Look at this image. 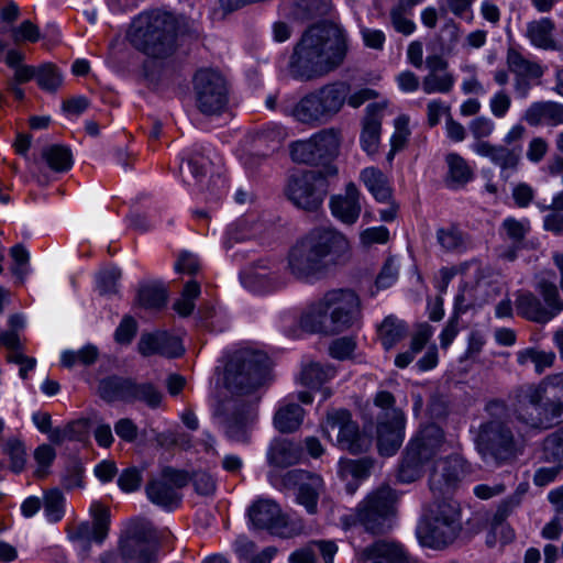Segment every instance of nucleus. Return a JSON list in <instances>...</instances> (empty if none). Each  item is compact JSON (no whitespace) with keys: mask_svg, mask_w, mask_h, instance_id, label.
I'll return each instance as SVG.
<instances>
[{"mask_svg":"<svg viewBox=\"0 0 563 563\" xmlns=\"http://www.w3.org/2000/svg\"><path fill=\"white\" fill-rule=\"evenodd\" d=\"M500 229L514 245H519L530 232L531 227L528 219L517 220L516 218L508 217L501 222Z\"/></svg>","mask_w":563,"mask_h":563,"instance_id":"59","label":"nucleus"},{"mask_svg":"<svg viewBox=\"0 0 563 563\" xmlns=\"http://www.w3.org/2000/svg\"><path fill=\"white\" fill-rule=\"evenodd\" d=\"M131 379L108 377L100 382L99 394L107 401L122 400L128 402Z\"/></svg>","mask_w":563,"mask_h":563,"instance_id":"51","label":"nucleus"},{"mask_svg":"<svg viewBox=\"0 0 563 563\" xmlns=\"http://www.w3.org/2000/svg\"><path fill=\"white\" fill-rule=\"evenodd\" d=\"M285 462L286 460H269V483L279 490L298 487V504L303 506L308 514L314 515L323 489L321 476L303 470H290V464Z\"/></svg>","mask_w":563,"mask_h":563,"instance_id":"8","label":"nucleus"},{"mask_svg":"<svg viewBox=\"0 0 563 563\" xmlns=\"http://www.w3.org/2000/svg\"><path fill=\"white\" fill-rule=\"evenodd\" d=\"M211 165L210 150H192L186 153L181 161L179 166L180 177L184 183L198 186L203 191L202 180L210 173Z\"/></svg>","mask_w":563,"mask_h":563,"instance_id":"24","label":"nucleus"},{"mask_svg":"<svg viewBox=\"0 0 563 563\" xmlns=\"http://www.w3.org/2000/svg\"><path fill=\"white\" fill-rule=\"evenodd\" d=\"M346 32L333 23L308 27L292 48L288 70L292 78L311 81L338 69L347 54Z\"/></svg>","mask_w":563,"mask_h":563,"instance_id":"1","label":"nucleus"},{"mask_svg":"<svg viewBox=\"0 0 563 563\" xmlns=\"http://www.w3.org/2000/svg\"><path fill=\"white\" fill-rule=\"evenodd\" d=\"M252 525L258 529H275L285 523L279 506L272 499L260 498L249 508Z\"/></svg>","mask_w":563,"mask_h":563,"instance_id":"29","label":"nucleus"},{"mask_svg":"<svg viewBox=\"0 0 563 563\" xmlns=\"http://www.w3.org/2000/svg\"><path fill=\"white\" fill-rule=\"evenodd\" d=\"M42 157L55 172H67L73 166L71 152L62 145H51L44 148Z\"/></svg>","mask_w":563,"mask_h":563,"instance_id":"53","label":"nucleus"},{"mask_svg":"<svg viewBox=\"0 0 563 563\" xmlns=\"http://www.w3.org/2000/svg\"><path fill=\"white\" fill-rule=\"evenodd\" d=\"M234 549L239 560L244 563H271L277 552L276 548L267 547L254 555L255 543L244 537L235 541Z\"/></svg>","mask_w":563,"mask_h":563,"instance_id":"46","label":"nucleus"},{"mask_svg":"<svg viewBox=\"0 0 563 563\" xmlns=\"http://www.w3.org/2000/svg\"><path fill=\"white\" fill-rule=\"evenodd\" d=\"M470 147L475 154L487 157L494 165L498 166L501 176H508L509 173L517 169L522 154L521 145L508 147L489 142H473Z\"/></svg>","mask_w":563,"mask_h":563,"instance_id":"21","label":"nucleus"},{"mask_svg":"<svg viewBox=\"0 0 563 563\" xmlns=\"http://www.w3.org/2000/svg\"><path fill=\"white\" fill-rule=\"evenodd\" d=\"M506 63L508 70L515 76V91L519 97L526 98L531 88V82L543 76L542 65L526 58L515 48L507 51Z\"/></svg>","mask_w":563,"mask_h":563,"instance_id":"20","label":"nucleus"},{"mask_svg":"<svg viewBox=\"0 0 563 563\" xmlns=\"http://www.w3.org/2000/svg\"><path fill=\"white\" fill-rule=\"evenodd\" d=\"M290 156L294 162L302 164H318L320 163V155L316 150L311 136L306 140H298L289 145Z\"/></svg>","mask_w":563,"mask_h":563,"instance_id":"56","label":"nucleus"},{"mask_svg":"<svg viewBox=\"0 0 563 563\" xmlns=\"http://www.w3.org/2000/svg\"><path fill=\"white\" fill-rule=\"evenodd\" d=\"M426 470L424 460H398L389 478L398 484H410L419 479Z\"/></svg>","mask_w":563,"mask_h":563,"instance_id":"45","label":"nucleus"},{"mask_svg":"<svg viewBox=\"0 0 563 563\" xmlns=\"http://www.w3.org/2000/svg\"><path fill=\"white\" fill-rule=\"evenodd\" d=\"M129 388L130 390L128 394V402L141 401L152 409L159 407L163 399V394L154 384L148 382L135 383L131 380Z\"/></svg>","mask_w":563,"mask_h":563,"instance_id":"48","label":"nucleus"},{"mask_svg":"<svg viewBox=\"0 0 563 563\" xmlns=\"http://www.w3.org/2000/svg\"><path fill=\"white\" fill-rule=\"evenodd\" d=\"M305 410L295 401L292 397L285 398L274 415V427L283 433L295 432L303 421Z\"/></svg>","mask_w":563,"mask_h":563,"instance_id":"37","label":"nucleus"},{"mask_svg":"<svg viewBox=\"0 0 563 563\" xmlns=\"http://www.w3.org/2000/svg\"><path fill=\"white\" fill-rule=\"evenodd\" d=\"M515 415L518 421L530 428L547 429L556 423L537 386H530L518 395Z\"/></svg>","mask_w":563,"mask_h":563,"instance_id":"16","label":"nucleus"},{"mask_svg":"<svg viewBox=\"0 0 563 563\" xmlns=\"http://www.w3.org/2000/svg\"><path fill=\"white\" fill-rule=\"evenodd\" d=\"M139 351L144 356L162 354L170 357L179 356L184 349L180 341L166 332L143 334L139 342Z\"/></svg>","mask_w":563,"mask_h":563,"instance_id":"27","label":"nucleus"},{"mask_svg":"<svg viewBox=\"0 0 563 563\" xmlns=\"http://www.w3.org/2000/svg\"><path fill=\"white\" fill-rule=\"evenodd\" d=\"M390 420L377 421V449L380 455L393 456L405 438L406 418L402 411H391Z\"/></svg>","mask_w":563,"mask_h":563,"instance_id":"22","label":"nucleus"},{"mask_svg":"<svg viewBox=\"0 0 563 563\" xmlns=\"http://www.w3.org/2000/svg\"><path fill=\"white\" fill-rule=\"evenodd\" d=\"M197 108L203 114H219L228 104V85L224 77L210 68L199 69L194 76Z\"/></svg>","mask_w":563,"mask_h":563,"instance_id":"12","label":"nucleus"},{"mask_svg":"<svg viewBox=\"0 0 563 563\" xmlns=\"http://www.w3.org/2000/svg\"><path fill=\"white\" fill-rule=\"evenodd\" d=\"M432 335L433 328L430 324H420L417 332L412 336L410 349L406 352L399 353L396 356L395 365L399 368L407 367L413 361L416 355L423 349Z\"/></svg>","mask_w":563,"mask_h":563,"instance_id":"47","label":"nucleus"},{"mask_svg":"<svg viewBox=\"0 0 563 563\" xmlns=\"http://www.w3.org/2000/svg\"><path fill=\"white\" fill-rule=\"evenodd\" d=\"M268 367L269 360L265 353L241 349L227 364L224 376L227 387L240 394H247L265 382Z\"/></svg>","mask_w":563,"mask_h":563,"instance_id":"9","label":"nucleus"},{"mask_svg":"<svg viewBox=\"0 0 563 563\" xmlns=\"http://www.w3.org/2000/svg\"><path fill=\"white\" fill-rule=\"evenodd\" d=\"M462 531V511L452 499L434 503L426 510L417 537L421 545L441 550L453 543Z\"/></svg>","mask_w":563,"mask_h":563,"instance_id":"6","label":"nucleus"},{"mask_svg":"<svg viewBox=\"0 0 563 563\" xmlns=\"http://www.w3.org/2000/svg\"><path fill=\"white\" fill-rule=\"evenodd\" d=\"M228 411L221 423L229 439L236 442H245L249 437V428L252 421V410L250 406L244 404H228Z\"/></svg>","mask_w":563,"mask_h":563,"instance_id":"25","label":"nucleus"},{"mask_svg":"<svg viewBox=\"0 0 563 563\" xmlns=\"http://www.w3.org/2000/svg\"><path fill=\"white\" fill-rule=\"evenodd\" d=\"M360 180L377 202H390L393 188L388 176L379 168L369 166L360 172Z\"/></svg>","mask_w":563,"mask_h":563,"instance_id":"34","label":"nucleus"},{"mask_svg":"<svg viewBox=\"0 0 563 563\" xmlns=\"http://www.w3.org/2000/svg\"><path fill=\"white\" fill-rule=\"evenodd\" d=\"M536 290L542 299L529 290L521 289L516 292V311L526 320L547 323L563 311V300L555 284L544 278L538 280Z\"/></svg>","mask_w":563,"mask_h":563,"instance_id":"10","label":"nucleus"},{"mask_svg":"<svg viewBox=\"0 0 563 563\" xmlns=\"http://www.w3.org/2000/svg\"><path fill=\"white\" fill-rule=\"evenodd\" d=\"M178 22L162 10L144 11L135 16L126 37L137 51L153 59H166L176 49Z\"/></svg>","mask_w":563,"mask_h":563,"instance_id":"4","label":"nucleus"},{"mask_svg":"<svg viewBox=\"0 0 563 563\" xmlns=\"http://www.w3.org/2000/svg\"><path fill=\"white\" fill-rule=\"evenodd\" d=\"M517 362L519 365H528L532 363L538 374H542L547 368L551 367L555 360V354L551 351H541L534 347H526L517 352Z\"/></svg>","mask_w":563,"mask_h":563,"instance_id":"50","label":"nucleus"},{"mask_svg":"<svg viewBox=\"0 0 563 563\" xmlns=\"http://www.w3.org/2000/svg\"><path fill=\"white\" fill-rule=\"evenodd\" d=\"M372 467V460H339L338 474L349 494L356 492L361 482L368 477Z\"/></svg>","mask_w":563,"mask_h":563,"instance_id":"35","label":"nucleus"},{"mask_svg":"<svg viewBox=\"0 0 563 563\" xmlns=\"http://www.w3.org/2000/svg\"><path fill=\"white\" fill-rule=\"evenodd\" d=\"M554 31V22L550 18H541L527 23L526 36L532 46L554 51L558 48Z\"/></svg>","mask_w":563,"mask_h":563,"instance_id":"36","label":"nucleus"},{"mask_svg":"<svg viewBox=\"0 0 563 563\" xmlns=\"http://www.w3.org/2000/svg\"><path fill=\"white\" fill-rule=\"evenodd\" d=\"M167 290L161 282H146L140 285L136 303L147 310H158L166 305Z\"/></svg>","mask_w":563,"mask_h":563,"instance_id":"42","label":"nucleus"},{"mask_svg":"<svg viewBox=\"0 0 563 563\" xmlns=\"http://www.w3.org/2000/svg\"><path fill=\"white\" fill-rule=\"evenodd\" d=\"M429 470V487L434 496L452 494L464 478L461 460H424Z\"/></svg>","mask_w":563,"mask_h":563,"instance_id":"18","label":"nucleus"},{"mask_svg":"<svg viewBox=\"0 0 563 563\" xmlns=\"http://www.w3.org/2000/svg\"><path fill=\"white\" fill-rule=\"evenodd\" d=\"M84 471L81 460H64L60 474L64 486L67 488L81 486Z\"/></svg>","mask_w":563,"mask_h":563,"instance_id":"62","label":"nucleus"},{"mask_svg":"<svg viewBox=\"0 0 563 563\" xmlns=\"http://www.w3.org/2000/svg\"><path fill=\"white\" fill-rule=\"evenodd\" d=\"M243 284L255 292H269L283 286L280 277L266 267H255L243 276Z\"/></svg>","mask_w":563,"mask_h":563,"instance_id":"41","label":"nucleus"},{"mask_svg":"<svg viewBox=\"0 0 563 563\" xmlns=\"http://www.w3.org/2000/svg\"><path fill=\"white\" fill-rule=\"evenodd\" d=\"M189 483V473L184 470L165 467L146 486L147 498L168 511L179 507L181 489Z\"/></svg>","mask_w":563,"mask_h":563,"instance_id":"13","label":"nucleus"},{"mask_svg":"<svg viewBox=\"0 0 563 563\" xmlns=\"http://www.w3.org/2000/svg\"><path fill=\"white\" fill-rule=\"evenodd\" d=\"M329 208L331 214L345 225L357 222L362 212V194L354 183L345 186L343 194L330 198Z\"/></svg>","mask_w":563,"mask_h":563,"instance_id":"23","label":"nucleus"},{"mask_svg":"<svg viewBox=\"0 0 563 563\" xmlns=\"http://www.w3.org/2000/svg\"><path fill=\"white\" fill-rule=\"evenodd\" d=\"M399 495L389 485L383 484L372 492L357 507V519L364 528L374 534L389 529V519L394 515Z\"/></svg>","mask_w":563,"mask_h":563,"instance_id":"11","label":"nucleus"},{"mask_svg":"<svg viewBox=\"0 0 563 563\" xmlns=\"http://www.w3.org/2000/svg\"><path fill=\"white\" fill-rule=\"evenodd\" d=\"M311 139L321 162L338 154L340 146V133L338 130L333 128L323 129L312 134Z\"/></svg>","mask_w":563,"mask_h":563,"instance_id":"49","label":"nucleus"},{"mask_svg":"<svg viewBox=\"0 0 563 563\" xmlns=\"http://www.w3.org/2000/svg\"><path fill=\"white\" fill-rule=\"evenodd\" d=\"M437 239L440 245L448 251H461L465 247L463 233L455 227L439 229Z\"/></svg>","mask_w":563,"mask_h":563,"instance_id":"63","label":"nucleus"},{"mask_svg":"<svg viewBox=\"0 0 563 563\" xmlns=\"http://www.w3.org/2000/svg\"><path fill=\"white\" fill-rule=\"evenodd\" d=\"M362 318L358 295L349 288L327 291L302 312L300 324L309 332L340 333L355 325Z\"/></svg>","mask_w":563,"mask_h":563,"instance_id":"3","label":"nucleus"},{"mask_svg":"<svg viewBox=\"0 0 563 563\" xmlns=\"http://www.w3.org/2000/svg\"><path fill=\"white\" fill-rule=\"evenodd\" d=\"M8 329L0 331V345L5 346L11 353L8 361L15 364H24L30 356L24 355L20 334L26 327L25 317L22 313L10 314L7 321Z\"/></svg>","mask_w":563,"mask_h":563,"instance_id":"26","label":"nucleus"},{"mask_svg":"<svg viewBox=\"0 0 563 563\" xmlns=\"http://www.w3.org/2000/svg\"><path fill=\"white\" fill-rule=\"evenodd\" d=\"M523 120L531 126L545 123L551 126L563 124V104L554 101H539L529 106Z\"/></svg>","mask_w":563,"mask_h":563,"instance_id":"32","label":"nucleus"},{"mask_svg":"<svg viewBox=\"0 0 563 563\" xmlns=\"http://www.w3.org/2000/svg\"><path fill=\"white\" fill-rule=\"evenodd\" d=\"M350 253V241L341 231L332 227L316 228L291 245L286 271L298 280H319L331 268L345 263Z\"/></svg>","mask_w":563,"mask_h":563,"instance_id":"2","label":"nucleus"},{"mask_svg":"<svg viewBox=\"0 0 563 563\" xmlns=\"http://www.w3.org/2000/svg\"><path fill=\"white\" fill-rule=\"evenodd\" d=\"M455 85V77L451 71L428 73L421 81L424 93H449Z\"/></svg>","mask_w":563,"mask_h":563,"instance_id":"52","label":"nucleus"},{"mask_svg":"<svg viewBox=\"0 0 563 563\" xmlns=\"http://www.w3.org/2000/svg\"><path fill=\"white\" fill-rule=\"evenodd\" d=\"M548 412L559 422L563 419V373L544 377L537 386Z\"/></svg>","mask_w":563,"mask_h":563,"instance_id":"31","label":"nucleus"},{"mask_svg":"<svg viewBox=\"0 0 563 563\" xmlns=\"http://www.w3.org/2000/svg\"><path fill=\"white\" fill-rule=\"evenodd\" d=\"M121 277V271L112 267L107 268L98 275L97 286L102 295L117 294L119 289V280Z\"/></svg>","mask_w":563,"mask_h":563,"instance_id":"64","label":"nucleus"},{"mask_svg":"<svg viewBox=\"0 0 563 563\" xmlns=\"http://www.w3.org/2000/svg\"><path fill=\"white\" fill-rule=\"evenodd\" d=\"M335 368L329 364L312 362L306 365L300 374L301 385L317 389L335 376Z\"/></svg>","mask_w":563,"mask_h":563,"instance_id":"44","label":"nucleus"},{"mask_svg":"<svg viewBox=\"0 0 563 563\" xmlns=\"http://www.w3.org/2000/svg\"><path fill=\"white\" fill-rule=\"evenodd\" d=\"M504 460H482V462L472 463L468 460H461L464 466V478L468 477L471 481H478L487 478V476L495 470L501 466Z\"/></svg>","mask_w":563,"mask_h":563,"instance_id":"60","label":"nucleus"},{"mask_svg":"<svg viewBox=\"0 0 563 563\" xmlns=\"http://www.w3.org/2000/svg\"><path fill=\"white\" fill-rule=\"evenodd\" d=\"M302 452L300 443L292 439L276 437L267 450V457H297Z\"/></svg>","mask_w":563,"mask_h":563,"instance_id":"58","label":"nucleus"},{"mask_svg":"<svg viewBox=\"0 0 563 563\" xmlns=\"http://www.w3.org/2000/svg\"><path fill=\"white\" fill-rule=\"evenodd\" d=\"M251 137L256 148H264L267 152H273L278 148L287 137V132L280 124L269 122L255 129L252 132Z\"/></svg>","mask_w":563,"mask_h":563,"instance_id":"40","label":"nucleus"},{"mask_svg":"<svg viewBox=\"0 0 563 563\" xmlns=\"http://www.w3.org/2000/svg\"><path fill=\"white\" fill-rule=\"evenodd\" d=\"M385 107V103H371L366 108V115L361 133V146L368 155L375 154L378 150L382 112Z\"/></svg>","mask_w":563,"mask_h":563,"instance_id":"28","label":"nucleus"},{"mask_svg":"<svg viewBox=\"0 0 563 563\" xmlns=\"http://www.w3.org/2000/svg\"><path fill=\"white\" fill-rule=\"evenodd\" d=\"M200 295V285L196 280L185 284L181 296L175 301V311L183 317L189 316L195 308V300Z\"/></svg>","mask_w":563,"mask_h":563,"instance_id":"57","label":"nucleus"},{"mask_svg":"<svg viewBox=\"0 0 563 563\" xmlns=\"http://www.w3.org/2000/svg\"><path fill=\"white\" fill-rule=\"evenodd\" d=\"M65 503L64 495L58 489H52L44 495V516L51 523L60 521L65 515Z\"/></svg>","mask_w":563,"mask_h":563,"instance_id":"54","label":"nucleus"},{"mask_svg":"<svg viewBox=\"0 0 563 563\" xmlns=\"http://www.w3.org/2000/svg\"><path fill=\"white\" fill-rule=\"evenodd\" d=\"M446 174L444 183L450 189L464 188L474 179L475 173L471 164L457 153H449L445 155Z\"/></svg>","mask_w":563,"mask_h":563,"instance_id":"33","label":"nucleus"},{"mask_svg":"<svg viewBox=\"0 0 563 563\" xmlns=\"http://www.w3.org/2000/svg\"><path fill=\"white\" fill-rule=\"evenodd\" d=\"M486 411L493 419L479 427L475 439L478 453L495 457L523 454L526 443L522 435H515L505 423L497 419L506 413L505 404L500 400H493L487 404Z\"/></svg>","mask_w":563,"mask_h":563,"instance_id":"7","label":"nucleus"},{"mask_svg":"<svg viewBox=\"0 0 563 563\" xmlns=\"http://www.w3.org/2000/svg\"><path fill=\"white\" fill-rule=\"evenodd\" d=\"M338 429V445L351 454L365 453L372 446V438L360 433L356 422L352 420L350 411L345 409H333L328 411L324 432Z\"/></svg>","mask_w":563,"mask_h":563,"instance_id":"15","label":"nucleus"},{"mask_svg":"<svg viewBox=\"0 0 563 563\" xmlns=\"http://www.w3.org/2000/svg\"><path fill=\"white\" fill-rule=\"evenodd\" d=\"M90 514L93 521L81 522L76 530V537L86 541H96L101 543L107 537L109 529V510L100 503L95 501L90 506Z\"/></svg>","mask_w":563,"mask_h":563,"instance_id":"30","label":"nucleus"},{"mask_svg":"<svg viewBox=\"0 0 563 563\" xmlns=\"http://www.w3.org/2000/svg\"><path fill=\"white\" fill-rule=\"evenodd\" d=\"M288 199L298 208L316 211L327 195L324 176L314 170L292 175L286 188Z\"/></svg>","mask_w":563,"mask_h":563,"instance_id":"14","label":"nucleus"},{"mask_svg":"<svg viewBox=\"0 0 563 563\" xmlns=\"http://www.w3.org/2000/svg\"><path fill=\"white\" fill-rule=\"evenodd\" d=\"M515 539L514 529L507 523V521L489 520L488 533L486 537V544L488 547H495L498 542L506 544Z\"/></svg>","mask_w":563,"mask_h":563,"instance_id":"61","label":"nucleus"},{"mask_svg":"<svg viewBox=\"0 0 563 563\" xmlns=\"http://www.w3.org/2000/svg\"><path fill=\"white\" fill-rule=\"evenodd\" d=\"M442 438V431L435 424L423 427L408 443L409 457H421L431 452L441 444Z\"/></svg>","mask_w":563,"mask_h":563,"instance_id":"39","label":"nucleus"},{"mask_svg":"<svg viewBox=\"0 0 563 563\" xmlns=\"http://www.w3.org/2000/svg\"><path fill=\"white\" fill-rule=\"evenodd\" d=\"M357 563H423L400 542L379 539L355 553Z\"/></svg>","mask_w":563,"mask_h":563,"instance_id":"17","label":"nucleus"},{"mask_svg":"<svg viewBox=\"0 0 563 563\" xmlns=\"http://www.w3.org/2000/svg\"><path fill=\"white\" fill-rule=\"evenodd\" d=\"M158 541L154 530H142L121 539L119 550L126 562L155 563Z\"/></svg>","mask_w":563,"mask_h":563,"instance_id":"19","label":"nucleus"},{"mask_svg":"<svg viewBox=\"0 0 563 563\" xmlns=\"http://www.w3.org/2000/svg\"><path fill=\"white\" fill-rule=\"evenodd\" d=\"M338 545L333 541H313L308 545L294 551L288 559L289 563H317V555L321 554L325 563H333Z\"/></svg>","mask_w":563,"mask_h":563,"instance_id":"38","label":"nucleus"},{"mask_svg":"<svg viewBox=\"0 0 563 563\" xmlns=\"http://www.w3.org/2000/svg\"><path fill=\"white\" fill-rule=\"evenodd\" d=\"M350 87L342 81L325 84L302 96L294 106H283L285 115L309 129L331 122L343 109Z\"/></svg>","mask_w":563,"mask_h":563,"instance_id":"5","label":"nucleus"},{"mask_svg":"<svg viewBox=\"0 0 563 563\" xmlns=\"http://www.w3.org/2000/svg\"><path fill=\"white\" fill-rule=\"evenodd\" d=\"M408 333L406 323L394 316L386 317L377 328L378 339L385 350H390Z\"/></svg>","mask_w":563,"mask_h":563,"instance_id":"43","label":"nucleus"},{"mask_svg":"<svg viewBox=\"0 0 563 563\" xmlns=\"http://www.w3.org/2000/svg\"><path fill=\"white\" fill-rule=\"evenodd\" d=\"M36 82L42 90L55 92L63 85V74L55 65L43 64L37 67Z\"/></svg>","mask_w":563,"mask_h":563,"instance_id":"55","label":"nucleus"}]
</instances>
